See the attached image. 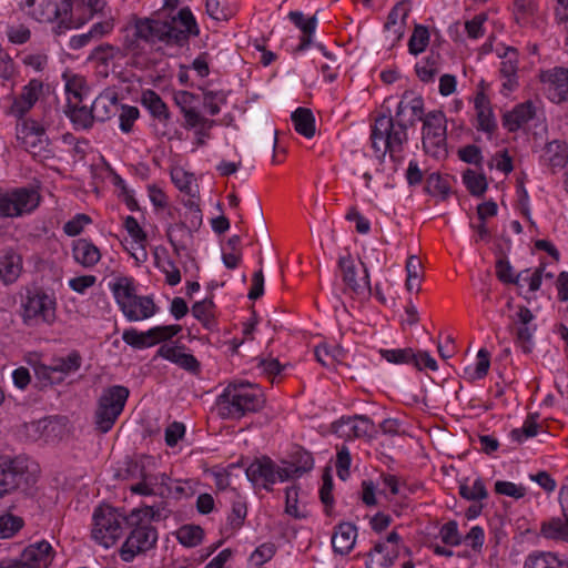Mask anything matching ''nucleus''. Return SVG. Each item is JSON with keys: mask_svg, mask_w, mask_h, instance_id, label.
Returning <instances> with one entry per match:
<instances>
[{"mask_svg": "<svg viewBox=\"0 0 568 568\" xmlns=\"http://www.w3.org/2000/svg\"><path fill=\"white\" fill-rule=\"evenodd\" d=\"M424 99L412 91H405L396 108L395 116L381 114L372 126V148L381 160L389 153L394 162L402 161L404 145L408 142V128L423 121Z\"/></svg>", "mask_w": 568, "mask_h": 568, "instance_id": "nucleus-1", "label": "nucleus"}, {"mask_svg": "<svg viewBox=\"0 0 568 568\" xmlns=\"http://www.w3.org/2000/svg\"><path fill=\"white\" fill-rule=\"evenodd\" d=\"M200 28L189 7L180 9L170 19L133 18L132 34L126 36L124 48L132 52L141 51V42L148 44L164 43L166 45L184 47L191 36L197 37Z\"/></svg>", "mask_w": 568, "mask_h": 568, "instance_id": "nucleus-2", "label": "nucleus"}, {"mask_svg": "<svg viewBox=\"0 0 568 568\" xmlns=\"http://www.w3.org/2000/svg\"><path fill=\"white\" fill-rule=\"evenodd\" d=\"M169 511L160 506H145L134 508L128 515L129 536L120 548V557L123 561L130 562L141 552L151 549L158 540V531L152 521H159L168 517Z\"/></svg>", "mask_w": 568, "mask_h": 568, "instance_id": "nucleus-3", "label": "nucleus"}, {"mask_svg": "<svg viewBox=\"0 0 568 568\" xmlns=\"http://www.w3.org/2000/svg\"><path fill=\"white\" fill-rule=\"evenodd\" d=\"M217 415L223 419H241L264 406L260 389L250 383H231L216 397Z\"/></svg>", "mask_w": 568, "mask_h": 568, "instance_id": "nucleus-4", "label": "nucleus"}, {"mask_svg": "<svg viewBox=\"0 0 568 568\" xmlns=\"http://www.w3.org/2000/svg\"><path fill=\"white\" fill-rule=\"evenodd\" d=\"M114 298L129 322L148 320L156 314L158 307L151 296H139L128 277L119 278L111 286Z\"/></svg>", "mask_w": 568, "mask_h": 568, "instance_id": "nucleus-5", "label": "nucleus"}, {"mask_svg": "<svg viewBox=\"0 0 568 568\" xmlns=\"http://www.w3.org/2000/svg\"><path fill=\"white\" fill-rule=\"evenodd\" d=\"M92 521V538L99 545L109 548L123 535L128 515L112 506L101 505L94 509Z\"/></svg>", "mask_w": 568, "mask_h": 568, "instance_id": "nucleus-6", "label": "nucleus"}, {"mask_svg": "<svg viewBox=\"0 0 568 568\" xmlns=\"http://www.w3.org/2000/svg\"><path fill=\"white\" fill-rule=\"evenodd\" d=\"M129 396V388L122 385H112L102 390L94 413L97 429L108 433L113 427L123 412Z\"/></svg>", "mask_w": 568, "mask_h": 568, "instance_id": "nucleus-7", "label": "nucleus"}, {"mask_svg": "<svg viewBox=\"0 0 568 568\" xmlns=\"http://www.w3.org/2000/svg\"><path fill=\"white\" fill-rule=\"evenodd\" d=\"M16 138L19 145L36 160L45 161L54 158L45 129L37 121L23 119L17 124Z\"/></svg>", "mask_w": 568, "mask_h": 568, "instance_id": "nucleus-8", "label": "nucleus"}, {"mask_svg": "<svg viewBox=\"0 0 568 568\" xmlns=\"http://www.w3.org/2000/svg\"><path fill=\"white\" fill-rule=\"evenodd\" d=\"M28 458L0 457V498L20 488H27L36 481Z\"/></svg>", "mask_w": 568, "mask_h": 568, "instance_id": "nucleus-9", "label": "nucleus"}, {"mask_svg": "<svg viewBox=\"0 0 568 568\" xmlns=\"http://www.w3.org/2000/svg\"><path fill=\"white\" fill-rule=\"evenodd\" d=\"M57 301L42 288H29L22 300V316L27 324H52L57 318Z\"/></svg>", "mask_w": 568, "mask_h": 568, "instance_id": "nucleus-10", "label": "nucleus"}, {"mask_svg": "<svg viewBox=\"0 0 568 568\" xmlns=\"http://www.w3.org/2000/svg\"><path fill=\"white\" fill-rule=\"evenodd\" d=\"M447 119L443 111L434 110L423 119L422 143L424 151L434 158L446 155Z\"/></svg>", "mask_w": 568, "mask_h": 568, "instance_id": "nucleus-11", "label": "nucleus"}, {"mask_svg": "<svg viewBox=\"0 0 568 568\" xmlns=\"http://www.w3.org/2000/svg\"><path fill=\"white\" fill-rule=\"evenodd\" d=\"M40 202L39 193L30 187H0V216L19 217L31 213Z\"/></svg>", "mask_w": 568, "mask_h": 568, "instance_id": "nucleus-12", "label": "nucleus"}, {"mask_svg": "<svg viewBox=\"0 0 568 568\" xmlns=\"http://www.w3.org/2000/svg\"><path fill=\"white\" fill-rule=\"evenodd\" d=\"M19 10L38 22H52L72 10L70 0L57 3L54 0H14Z\"/></svg>", "mask_w": 568, "mask_h": 568, "instance_id": "nucleus-13", "label": "nucleus"}, {"mask_svg": "<svg viewBox=\"0 0 568 568\" xmlns=\"http://www.w3.org/2000/svg\"><path fill=\"white\" fill-rule=\"evenodd\" d=\"M180 325L154 326L146 332H139L135 328L124 329L122 339L136 349H143L160 342L168 341L181 332Z\"/></svg>", "mask_w": 568, "mask_h": 568, "instance_id": "nucleus-14", "label": "nucleus"}, {"mask_svg": "<svg viewBox=\"0 0 568 568\" xmlns=\"http://www.w3.org/2000/svg\"><path fill=\"white\" fill-rule=\"evenodd\" d=\"M509 329L515 336L516 344L524 353H530L534 346V335L537 331L535 315L527 306H518L516 314L511 317Z\"/></svg>", "mask_w": 568, "mask_h": 568, "instance_id": "nucleus-15", "label": "nucleus"}, {"mask_svg": "<svg viewBox=\"0 0 568 568\" xmlns=\"http://www.w3.org/2000/svg\"><path fill=\"white\" fill-rule=\"evenodd\" d=\"M54 551L47 540L29 545L21 554L19 564L2 566L0 568H49L52 565Z\"/></svg>", "mask_w": 568, "mask_h": 568, "instance_id": "nucleus-16", "label": "nucleus"}, {"mask_svg": "<svg viewBox=\"0 0 568 568\" xmlns=\"http://www.w3.org/2000/svg\"><path fill=\"white\" fill-rule=\"evenodd\" d=\"M277 465L267 456L255 458L245 469L248 481L254 487H261L272 490V486L277 481Z\"/></svg>", "mask_w": 568, "mask_h": 568, "instance_id": "nucleus-17", "label": "nucleus"}, {"mask_svg": "<svg viewBox=\"0 0 568 568\" xmlns=\"http://www.w3.org/2000/svg\"><path fill=\"white\" fill-rule=\"evenodd\" d=\"M540 80L546 85L550 101L555 103L568 101V68L555 67L542 71Z\"/></svg>", "mask_w": 568, "mask_h": 568, "instance_id": "nucleus-18", "label": "nucleus"}, {"mask_svg": "<svg viewBox=\"0 0 568 568\" xmlns=\"http://www.w3.org/2000/svg\"><path fill=\"white\" fill-rule=\"evenodd\" d=\"M43 83L38 79H32L26 84L21 93L14 98L13 103L11 105V113L19 118L23 119V116L34 106L37 101L42 93Z\"/></svg>", "mask_w": 568, "mask_h": 568, "instance_id": "nucleus-19", "label": "nucleus"}, {"mask_svg": "<svg viewBox=\"0 0 568 568\" xmlns=\"http://www.w3.org/2000/svg\"><path fill=\"white\" fill-rule=\"evenodd\" d=\"M373 427L372 420L366 416L342 418L333 424L334 433L348 439L368 436Z\"/></svg>", "mask_w": 568, "mask_h": 568, "instance_id": "nucleus-20", "label": "nucleus"}, {"mask_svg": "<svg viewBox=\"0 0 568 568\" xmlns=\"http://www.w3.org/2000/svg\"><path fill=\"white\" fill-rule=\"evenodd\" d=\"M399 539V535L396 531H392L385 541L375 544L368 554L371 564H376L382 568L393 566L395 564L394 559L397 557Z\"/></svg>", "mask_w": 568, "mask_h": 568, "instance_id": "nucleus-21", "label": "nucleus"}, {"mask_svg": "<svg viewBox=\"0 0 568 568\" xmlns=\"http://www.w3.org/2000/svg\"><path fill=\"white\" fill-rule=\"evenodd\" d=\"M338 267L342 272L344 283L352 292L356 294H364L371 291L367 270H364L365 276L361 280H357L355 261L353 260L351 254L339 256Z\"/></svg>", "mask_w": 568, "mask_h": 568, "instance_id": "nucleus-22", "label": "nucleus"}, {"mask_svg": "<svg viewBox=\"0 0 568 568\" xmlns=\"http://www.w3.org/2000/svg\"><path fill=\"white\" fill-rule=\"evenodd\" d=\"M536 116V106L531 101L517 104L511 111L503 115V125L509 132L523 129Z\"/></svg>", "mask_w": 568, "mask_h": 568, "instance_id": "nucleus-23", "label": "nucleus"}, {"mask_svg": "<svg viewBox=\"0 0 568 568\" xmlns=\"http://www.w3.org/2000/svg\"><path fill=\"white\" fill-rule=\"evenodd\" d=\"M540 163L552 173L568 163V149L565 142L555 140L546 144L540 155Z\"/></svg>", "mask_w": 568, "mask_h": 568, "instance_id": "nucleus-24", "label": "nucleus"}, {"mask_svg": "<svg viewBox=\"0 0 568 568\" xmlns=\"http://www.w3.org/2000/svg\"><path fill=\"white\" fill-rule=\"evenodd\" d=\"M72 256L81 266L91 268L101 260V252L90 240L78 239L72 243Z\"/></svg>", "mask_w": 568, "mask_h": 568, "instance_id": "nucleus-25", "label": "nucleus"}, {"mask_svg": "<svg viewBox=\"0 0 568 568\" xmlns=\"http://www.w3.org/2000/svg\"><path fill=\"white\" fill-rule=\"evenodd\" d=\"M120 105L116 93L105 90L92 102L93 114L97 121L104 122L118 114Z\"/></svg>", "mask_w": 568, "mask_h": 568, "instance_id": "nucleus-26", "label": "nucleus"}, {"mask_svg": "<svg viewBox=\"0 0 568 568\" xmlns=\"http://www.w3.org/2000/svg\"><path fill=\"white\" fill-rule=\"evenodd\" d=\"M183 346H171L164 344L158 349L156 355L189 372H196L200 368V363L192 354L183 353Z\"/></svg>", "mask_w": 568, "mask_h": 568, "instance_id": "nucleus-27", "label": "nucleus"}, {"mask_svg": "<svg viewBox=\"0 0 568 568\" xmlns=\"http://www.w3.org/2000/svg\"><path fill=\"white\" fill-rule=\"evenodd\" d=\"M357 529L351 523H342L335 528L332 536V546L335 552L341 555L348 554L356 540Z\"/></svg>", "mask_w": 568, "mask_h": 568, "instance_id": "nucleus-28", "label": "nucleus"}, {"mask_svg": "<svg viewBox=\"0 0 568 568\" xmlns=\"http://www.w3.org/2000/svg\"><path fill=\"white\" fill-rule=\"evenodd\" d=\"M500 58L501 63L499 71L506 79L503 87L508 91H513L517 87L518 51L513 47H508Z\"/></svg>", "mask_w": 568, "mask_h": 568, "instance_id": "nucleus-29", "label": "nucleus"}, {"mask_svg": "<svg viewBox=\"0 0 568 568\" xmlns=\"http://www.w3.org/2000/svg\"><path fill=\"white\" fill-rule=\"evenodd\" d=\"M475 109L477 112V129L485 133L493 134L497 129V123L489 100L481 92L475 98Z\"/></svg>", "mask_w": 568, "mask_h": 568, "instance_id": "nucleus-30", "label": "nucleus"}, {"mask_svg": "<svg viewBox=\"0 0 568 568\" xmlns=\"http://www.w3.org/2000/svg\"><path fill=\"white\" fill-rule=\"evenodd\" d=\"M22 271V258L13 251H7L0 256V278L4 284L17 281Z\"/></svg>", "mask_w": 568, "mask_h": 568, "instance_id": "nucleus-31", "label": "nucleus"}, {"mask_svg": "<svg viewBox=\"0 0 568 568\" xmlns=\"http://www.w3.org/2000/svg\"><path fill=\"white\" fill-rule=\"evenodd\" d=\"M67 108L68 110L65 113L77 130H88L92 128L93 122L97 121L95 115L93 114L92 105L89 109L85 105H80V103H77L70 104Z\"/></svg>", "mask_w": 568, "mask_h": 568, "instance_id": "nucleus-32", "label": "nucleus"}, {"mask_svg": "<svg viewBox=\"0 0 568 568\" xmlns=\"http://www.w3.org/2000/svg\"><path fill=\"white\" fill-rule=\"evenodd\" d=\"M294 129L301 135L311 139L315 134V119L312 111L307 108H297L292 113Z\"/></svg>", "mask_w": 568, "mask_h": 568, "instance_id": "nucleus-33", "label": "nucleus"}, {"mask_svg": "<svg viewBox=\"0 0 568 568\" xmlns=\"http://www.w3.org/2000/svg\"><path fill=\"white\" fill-rule=\"evenodd\" d=\"M541 535L547 539L568 542V518L552 517L541 524Z\"/></svg>", "mask_w": 568, "mask_h": 568, "instance_id": "nucleus-34", "label": "nucleus"}, {"mask_svg": "<svg viewBox=\"0 0 568 568\" xmlns=\"http://www.w3.org/2000/svg\"><path fill=\"white\" fill-rule=\"evenodd\" d=\"M142 104L150 111L152 116L161 122L170 119V112L161 97L152 90H146L142 94Z\"/></svg>", "mask_w": 568, "mask_h": 568, "instance_id": "nucleus-35", "label": "nucleus"}, {"mask_svg": "<svg viewBox=\"0 0 568 568\" xmlns=\"http://www.w3.org/2000/svg\"><path fill=\"white\" fill-rule=\"evenodd\" d=\"M151 489H154V496L168 498L172 494V480L165 473L148 474L145 471L140 473Z\"/></svg>", "mask_w": 568, "mask_h": 568, "instance_id": "nucleus-36", "label": "nucleus"}, {"mask_svg": "<svg viewBox=\"0 0 568 568\" xmlns=\"http://www.w3.org/2000/svg\"><path fill=\"white\" fill-rule=\"evenodd\" d=\"M407 16L408 11L404 4H396L388 13L385 29L393 33L394 40H399L403 37V24Z\"/></svg>", "mask_w": 568, "mask_h": 568, "instance_id": "nucleus-37", "label": "nucleus"}, {"mask_svg": "<svg viewBox=\"0 0 568 568\" xmlns=\"http://www.w3.org/2000/svg\"><path fill=\"white\" fill-rule=\"evenodd\" d=\"M285 513L295 519H305L308 516L306 506L298 504V488L296 486L285 489Z\"/></svg>", "mask_w": 568, "mask_h": 568, "instance_id": "nucleus-38", "label": "nucleus"}, {"mask_svg": "<svg viewBox=\"0 0 568 568\" xmlns=\"http://www.w3.org/2000/svg\"><path fill=\"white\" fill-rule=\"evenodd\" d=\"M213 308L214 302L211 298H204L192 306L193 316L209 331H213L216 325L213 318Z\"/></svg>", "mask_w": 568, "mask_h": 568, "instance_id": "nucleus-39", "label": "nucleus"}, {"mask_svg": "<svg viewBox=\"0 0 568 568\" xmlns=\"http://www.w3.org/2000/svg\"><path fill=\"white\" fill-rule=\"evenodd\" d=\"M524 568H562V562L552 552H536L527 557Z\"/></svg>", "mask_w": 568, "mask_h": 568, "instance_id": "nucleus-40", "label": "nucleus"}, {"mask_svg": "<svg viewBox=\"0 0 568 568\" xmlns=\"http://www.w3.org/2000/svg\"><path fill=\"white\" fill-rule=\"evenodd\" d=\"M463 182L469 193L474 196H481L487 190V180L483 173H476L468 169L463 174Z\"/></svg>", "mask_w": 568, "mask_h": 568, "instance_id": "nucleus-41", "label": "nucleus"}, {"mask_svg": "<svg viewBox=\"0 0 568 568\" xmlns=\"http://www.w3.org/2000/svg\"><path fill=\"white\" fill-rule=\"evenodd\" d=\"M422 262L418 260L417 256L410 255L407 258L406 262V272H407V278H406V288L409 292L416 291L418 292L420 290V277H422Z\"/></svg>", "mask_w": 568, "mask_h": 568, "instance_id": "nucleus-42", "label": "nucleus"}, {"mask_svg": "<svg viewBox=\"0 0 568 568\" xmlns=\"http://www.w3.org/2000/svg\"><path fill=\"white\" fill-rule=\"evenodd\" d=\"M203 529L196 525H184L176 530V539L185 547H195L203 539Z\"/></svg>", "mask_w": 568, "mask_h": 568, "instance_id": "nucleus-43", "label": "nucleus"}, {"mask_svg": "<svg viewBox=\"0 0 568 568\" xmlns=\"http://www.w3.org/2000/svg\"><path fill=\"white\" fill-rule=\"evenodd\" d=\"M429 42V31L427 27L416 24L413 34L408 41V51L410 54L418 55L424 52Z\"/></svg>", "mask_w": 568, "mask_h": 568, "instance_id": "nucleus-44", "label": "nucleus"}, {"mask_svg": "<svg viewBox=\"0 0 568 568\" xmlns=\"http://www.w3.org/2000/svg\"><path fill=\"white\" fill-rule=\"evenodd\" d=\"M81 355L73 351L65 357H60L53 361V372L68 375L77 372L81 367Z\"/></svg>", "mask_w": 568, "mask_h": 568, "instance_id": "nucleus-45", "label": "nucleus"}, {"mask_svg": "<svg viewBox=\"0 0 568 568\" xmlns=\"http://www.w3.org/2000/svg\"><path fill=\"white\" fill-rule=\"evenodd\" d=\"M382 358L390 364H412V359L415 358V352L410 347L406 348H381L378 351Z\"/></svg>", "mask_w": 568, "mask_h": 568, "instance_id": "nucleus-46", "label": "nucleus"}, {"mask_svg": "<svg viewBox=\"0 0 568 568\" xmlns=\"http://www.w3.org/2000/svg\"><path fill=\"white\" fill-rule=\"evenodd\" d=\"M172 181L174 185L182 192L187 195L195 197L196 196V185L194 184L193 175L185 172L182 169H175L171 173Z\"/></svg>", "mask_w": 568, "mask_h": 568, "instance_id": "nucleus-47", "label": "nucleus"}, {"mask_svg": "<svg viewBox=\"0 0 568 568\" xmlns=\"http://www.w3.org/2000/svg\"><path fill=\"white\" fill-rule=\"evenodd\" d=\"M459 495L467 500H483L487 498L488 491L481 478H476L473 486H468L466 483L459 485Z\"/></svg>", "mask_w": 568, "mask_h": 568, "instance_id": "nucleus-48", "label": "nucleus"}, {"mask_svg": "<svg viewBox=\"0 0 568 568\" xmlns=\"http://www.w3.org/2000/svg\"><path fill=\"white\" fill-rule=\"evenodd\" d=\"M68 105L81 103L87 95L88 88L82 78L74 77L65 83Z\"/></svg>", "mask_w": 568, "mask_h": 568, "instance_id": "nucleus-49", "label": "nucleus"}, {"mask_svg": "<svg viewBox=\"0 0 568 568\" xmlns=\"http://www.w3.org/2000/svg\"><path fill=\"white\" fill-rule=\"evenodd\" d=\"M288 19L303 34H314L318 23L316 14L306 18L302 11H290Z\"/></svg>", "mask_w": 568, "mask_h": 568, "instance_id": "nucleus-50", "label": "nucleus"}, {"mask_svg": "<svg viewBox=\"0 0 568 568\" xmlns=\"http://www.w3.org/2000/svg\"><path fill=\"white\" fill-rule=\"evenodd\" d=\"M528 274V270L520 272L518 275H513V266L507 260L499 258L496 262V275L503 283L518 284L520 280H527L524 274Z\"/></svg>", "mask_w": 568, "mask_h": 568, "instance_id": "nucleus-51", "label": "nucleus"}, {"mask_svg": "<svg viewBox=\"0 0 568 568\" xmlns=\"http://www.w3.org/2000/svg\"><path fill=\"white\" fill-rule=\"evenodd\" d=\"M246 515H247L246 503L241 497H237L232 503V509H231L230 515L227 516V525L233 530L241 528L246 518Z\"/></svg>", "mask_w": 568, "mask_h": 568, "instance_id": "nucleus-52", "label": "nucleus"}, {"mask_svg": "<svg viewBox=\"0 0 568 568\" xmlns=\"http://www.w3.org/2000/svg\"><path fill=\"white\" fill-rule=\"evenodd\" d=\"M118 114L120 130L124 133H130L134 122L139 119V109L133 105L121 104Z\"/></svg>", "mask_w": 568, "mask_h": 568, "instance_id": "nucleus-53", "label": "nucleus"}, {"mask_svg": "<svg viewBox=\"0 0 568 568\" xmlns=\"http://www.w3.org/2000/svg\"><path fill=\"white\" fill-rule=\"evenodd\" d=\"M426 190L432 195H439L442 200L447 199L450 192L449 183L438 173H432L426 181Z\"/></svg>", "mask_w": 568, "mask_h": 568, "instance_id": "nucleus-54", "label": "nucleus"}, {"mask_svg": "<svg viewBox=\"0 0 568 568\" xmlns=\"http://www.w3.org/2000/svg\"><path fill=\"white\" fill-rule=\"evenodd\" d=\"M316 49L328 60L327 63L322 64L321 70L327 82H333L337 78L336 70L338 69L337 59L334 53L328 51L322 43L315 44Z\"/></svg>", "mask_w": 568, "mask_h": 568, "instance_id": "nucleus-55", "label": "nucleus"}, {"mask_svg": "<svg viewBox=\"0 0 568 568\" xmlns=\"http://www.w3.org/2000/svg\"><path fill=\"white\" fill-rule=\"evenodd\" d=\"M276 547L273 542H264L255 548L248 560L252 566L260 567L266 564L275 555Z\"/></svg>", "mask_w": 568, "mask_h": 568, "instance_id": "nucleus-56", "label": "nucleus"}, {"mask_svg": "<svg viewBox=\"0 0 568 568\" xmlns=\"http://www.w3.org/2000/svg\"><path fill=\"white\" fill-rule=\"evenodd\" d=\"M23 521L20 517L7 514L0 516V538H10L21 529Z\"/></svg>", "mask_w": 568, "mask_h": 568, "instance_id": "nucleus-57", "label": "nucleus"}, {"mask_svg": "<svg viewBox=\"0 0 568 568\" xmlns=\"http://www.w3.org/2000/svg\"><path fill=\"white\" fill-rule=\"evenodd\" d=\"M226 102V95L223 91H205L203 93V105L211 115L221 112L220 103Z\"/></svg>", "mask_w": 568, "mask_h": 568, "instance_id": "nucleus-58", "label": "nucleus"}, {"mask_svg": "<svg viewBox=\"0 0 568 568\" xmlns=\"http://www.w3.org/2000/svg\"><path fill=\"white\" fill-rule=\"evenodd\" d=\"M440 538L444 544L449 546H458L463 542V537L458 531L456 521L450 520L442 526L439 530Z\"/></svg>", "mask_w": 568, "mask_h": 568, "instance_id": "nucleus-59", "label": "nucleus"}, {"mask_svg": "<svg viewBox=\"0 0 568 568\" xmlns=\"http://www.w3.org/2000/svg\"><path fill=\"white\" fill-rule=\"evenodd\" d=\"M495 491L498 495L513 497L515 499L523 498L526 495V488L511 481L497 480L495 483Z\"/></svg>", "mask_w": 568, "mask_h": 568, "instance_id": "nucleus-60", "label": "nucleus"}, {"mask_svg": "<svg viewBox=\"0 0 568 568\" xmlns=\"http://www.w3.org/2000/svg\"><path fill=\"white\" fill-rule=\"evenodd\" d=\"M118 53H119L118 48H115L109 43H103V44L95 47L92 50V52L90 54V59L98 61L101 64H108L109 61L113 60Z\"/></svg>", "mask_w": 568, "mask_h": 568, "instance_id": "nucleus-61", "label": "nucleus"}, {"mask_svg": "<svg viewBox=\"0 0 568 568\" xmlns=\"http://www.w3.org/2000/svg\"><path fill=\"white\" fill-rule=\"evenodd\" d=\"M90 223L91 217L89 215L79 213L63 225V231L69 236H77L83 231L84 226Z\"/></svg>", "mask_w": 568, "mask_h": 568, "instance_id": "nucleus-62", "label": "nucleus"}, {"mask_svg": "<svg viewBox=\"0 0 568 568\" xmlns=\"http://www.w3.org/2000/svg\"><path fill=\"white\" fill-rule=\"evenodd\" d=\"M6 34L8 40L13 44H23L29 41L31 32L23 24H11L7 27Z\"/></svg>", "mask_w": 568, "mask_h": 568, "instance_id": "nucleus-63", "label": "nucleus"}, {"mask_svg": "<svg viewBox=\"0 0 568 568\" xmlns=\"http://www.w3.org/2000/svg\"><path fill=\"white\" fill-rule=\"evenodd\" d=\"M226 0H206L205 10L209 17L216 21H224L229 19V12L225 9Z\"/></svg>", "mask_w": 568, "mask_h": 568, "instance_id": "nucleus-64", "label": "nucleus"}]
</instances>
